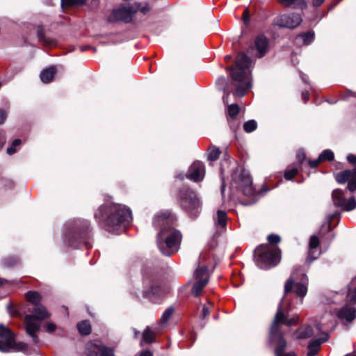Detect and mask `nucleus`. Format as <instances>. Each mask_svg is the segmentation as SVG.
<instances>
[{
    "instance_id": "obj_10",
    "label": "nucleus",
    "mask_w": 356,
    "mask_h": 356,
    "mask_svg": "<svg viewBox=\"0 0 356 356\" xmlns=\"http://www.w3.org/2000/svg\"><path fill=\"white\" fill-rule=\"evenodd\" d=\"M179 197L183 209L191 217H197L201 211L202 204L196 193L189 188L184 187L180 190Z\"/></svg>"
},
{
    "instance_id": "obj_41",
    "label": "nucleus",
    "mask_w": 356,
    "mask_h": 356,
    "mask_svg": "<svg viewBox=\"0 0 356 356\" xmlns=\"http://www.w3.org/2000/svg\"><path fill=\"white\" fill-rule=\"evenodd\" d=\"M348 296L349 297L351 301L356 302V288L354 289L353 291H349Z\"/></svg>"
},
{
    "instance_id": "obj_54",
    "label": "nucleus",
    "mask_w": 356,
    "mask_h": 356,
    "mask_svg": "<svg viewBox=\"0 0 356 356\" xmlns=\"http://www.w3.org/2000/svg\"><path fill=\"white\" fill-rule=\"evenodd\" d=\"M345 356H356V353L347 354V355H345Z\"/></svg>"
},
{
    "instance_id": "obj_28",
    "label": "nucleus",
    "mask_w": 356,
    "mask_h": 356,
    "mask_svg": "<svg viewBox=\"0 0 356 356\" xmlns=\"http://www.w3.org/2000/svg\"><path fill=\"white\" fill-rule=\"evenodd\" d=\"M174 312V309L172 307H168L163 314L160 322L162 325L165 324L168 320L170 318L172 314Z\"/></svg>"
},
{
    "instance_id": "obj_39",
    "label": "nucleus",
    "mask_w": 356,
    "mask_h": 356,
    "mask_svg": "<svg viewBox=\"0 0 356 356\" xmlns=\"http://www.w3.org/2000/svg\"><path fill=\"white\" fill-rule=\"evenodd\" d=\"M208 304H209V305L203 306L202 314L203 318H206L209 314L211 305L210 302H209Z\"/></svg>"
},
{
    "instance_id": "obj_34",
    "label": "nucleus",
    "mask_w": 356,
    "mask_h": 356,
    "mask_svg": "<svg viewBox=\"0 0 356 356\" xmlns=\"http://www.w3.org/2000/svg\"><path fill=\"white\" fill-rule=\"evenodd\" d=\"M243 128L246 132H252L256 129L257 122L253 120H249L244 123Z\"/></svg>"
},
{
    "instance_id": "obj_21",
    "label": "nucleus",
    "mask_w": 356,
    "mask_h": 356,
    "mask_svg": "<svg viewBox=\"0 0 356 356\" xmlns=\"http://www.w3.org/2000/svg\"><path fill=\"white\" fill-rule=\"evenodd\" d=\"M355 174V168L353 170H344L336 175V180L339 184L348 181Z\"/></svg>"
},
{
    "instance_id": "obj_15",
    "label": "nucleus",
    "mask_w": 356,
    "mask_h": 356,
    "mask_svg": "<svg viewBox=\"0 0 356 356\" xmlns=\"http://www.w3.org/2000/svg\"><path fill=\"white\" fill-rule=\"evenodd\" d=\"M205 175L204 165L199 161H195L191 165L187 177L193 181H200L204 179Z\"/></svg>"
},
{
    "instance_id": "obj_27",
    "label": "nucleus",
    "mask_w": 356,
    "mask_h": 356,
    "mask_svg": "<svg viewBox=\"0 0 356 356\" xmlns=\"http://www.w3.org/2000/svg\"><path fill=\"white\" fill-rule=\"evenodd\" d=\"M220 151L219 148L212 147L209 149L208 159L210 161H216L219 158Z\"/></svg>"
},
{
    "instance_id": "obj_2",
    "label": "nucleus",
    "mask_w": 356,
    "mask_h": 356,
    "mask_svg": "<svg viewBox=\"0 0 356 356\" xmlns=\"http://www.w3.org/2000/svg\"><path fill=\"white\" fill-rule=\"evenodd\" d=\"M175 216L170 211L159 212L153 220V225L159 229L156 243L161 252L165 256L176 253L182 239L181 232L173 227Z\"/></svg>"
},
{
    "instance_id": "obj_59",
    "label": "nucleus",
    "mask_w": 356,
    "mask_h": 356,
    "mask_svg": "<svg viewBox=\"0 0 356 356\" xmlns=\"http://www.w3.org/2000/svg\"><path fill=\"white\" fill-rule=\"evenodd\" d=\"M4 280L0 279V285H1L3 283Z\"/></svg>"
},
{
    "instance_id": "obj_23",
    "label": "nucleus",
    "mask_w": 356,
    "mask_h": 356,
    "mask_svg": "<svg viewBox=\"0 0 356 356\" xmlns=\"http://www.w3.org/2000/svg\"><path fill=\"white\" fill-rule=\"evenodd\" d=\"M297 338L298 339H306L311 337L314 334V332L311 327L307 326L300 328L297 332Z\"/></svg>"
},
{
    "instance_id": "obj_17",
    "label": "nucleus",
    "mask_w": 356,
    "mask_h": 356,
    "mask_svg": "<svg viewBox=\"0 0 356 356\" xmlns=\"http://www.w3.org/2000/svg\"><path fill=\"white\" fill-rule=\"evenodd\" d=\"M164 293V290L161 286L154 285L149 290L144 291L143 296L154 302H158L159 298L163 296Z\"/></svg>"
},
{
    "instance_id": "obj_16",
    "label": "nucleus",
    "mask_w": 356,
    "mask_h": 356,
    "mask_svg": "<svg viewBox=\"0 0 356 356\" xmlns=\"http://www.w3.org/2000/svg\"><path fill=\"white\" fill-rule=\"evenodd\" d=\"M337 316L342 321L351 322L356 318V309L354 307L346 305L338 312Z\"/></svg>"
},
{
    "instance_id": "obj_49",
    "label": "nucleus",
    "mask_w": 356,
    "mask_h": 356,
    "mask_svg": "<svg viewBox=\"0 0 356 356\" xmlns=\"http://www.w3.org/2000/svg\"><path fill=\"white\" fill-rule=\"evenodd\" d=\"M229 95V92H225V95L223 96V102L225 104H227L228 102Z\"/></svg>"
},
{
    "instance_id": "obj_55",
    "label": "nucleus",
    "mask_w": 356,
    "mask_h": 356,
    "mask_svg": "<svg viewBox=\"0 0 356 356\" xmlns=\"http://www.w3.org/2000/svg\"><path fill=\"white\" fill-rule=\"evenodd\" d=\"M44 42H47L49 45H51V42L50 41H48L47 40L44 39Z\"/></svg>"
},
{
    "instance_id": "obj_4",
    "label": "nucleus",
    "mask_w": 356,
    "mask_h": 356,
    "mask_svg": "<svg viewBox=\"0 0 356 356\" xmlns=\"http://www.w3.org/2000/svg\"><path fill=\"white\" fill-rule=\"evenodd\" d=\"M251 60L244 53H239L235 60V66L230 67V74L236 87V95L243 97L251 88Z\"/></svg>"
},
{
    "instance_id": "obj_51",
    "label": "nucleus",
    "mask_w": 356,
    "mask_h": 356,
    "mask_svg": "<svg viewBox=\"0 0 356 356\" xmlns=\"http://www.w3.org/2000/svg\"><path fill=\"white\" fill-rule=\"evenodd\" d=\"M69 245L72 246V247H74V248H75L79 247V245L74 244V242H72V241H70L69 242Z\"/></svg>"
},
{
    "instance_id": "obj_18",
    "label": "nucleus",
    "mask_w": 356,
    "mask_h": 356,
    "mask_svg": "<svg viewBox=\"0 0 356 356\" xmlns=\"http://www.w3.org/2000/svg\"><path fill=\"white\" fill-rule=\"evenodd\" d=\"M254 46L257 50V56L261 58L268 49V40L265 36L259 35L255 39Z\"/></svg>"
},
{
    "instance_id": "obj_46",
    "label": "nucleus",
    "mask_w": 356,
    "mask_h": 356,
    "mask_svg": "<svg viewBox=\"0 0 356 356\" xmlns=\"http://www.w3.org/2000/svg\"><path fill=\"white\" fill-rule=\"evenodd\" d=\"M302 97L305 102H307L309 97V94L307 91H304L302 92Z\"/></svg>"
},
{
    "instance_id": "obj_53",
    "label": "nucleus",
    "mask_w": 356,
    "mask_h": 356,
    "mask_svg": "<svg viewBox=\"0 0 356 356\" xmlns=\"http://www.w3.org/2000/svg\"><path fill=\"white\" fill-rule=\"evenodd\" d=\"M218 82L220 81H222V83H225V79L222 77V78H220L218 80Z\"/></svg>"
},
{
    "instance_id": "obj_13",
    "label": "nucleus",
    "mask_w": 356,
    "mask_h": 356,
    "mask_svg": "<svg viewBox=\"0 0 356 356\" xmlns=\"http://www.w3.org/2000/svg\"><path fill=\"white\" fill-rule=\"evenodd\" d=\"M194 277L196 280L194 284L192 293L195 296H198L203 288L207 284L209 281L208 268L205 266L197 268L194 273Z\"/></svg>"
},
{
    "instance_id": "obj_60",
    "label": "nucleus",
    "mask_w": 356,
    "mask_h": 356,
    "mask_svg": "<svg viewBox=\"0 0 356 356\" xmlns=\"http://www.w3.org/2000/svg\"><path fill=\"white\" fill-rule=\"evenodd\" d=\"M230 58V56H226V58Z\"/></svg>"
},
{
    "instance_id": "obj_38",
    "label": "nucleus",
    "mask_w": 356,
    "mask_h": 356,
    "mask_svg": "<svg viewBox=\"0 0 356 356\" xmlns=\"http://www.w3.org/2000/svg\"><path fill=\"white\" fill-rule=\"evenodd\" d=\"M280 240V237L276 234H270L268 236V241L271 244H277Z\"/></svg>"
},
{
    "instance_id": "obj_56",
    "label": "nucleus",
    "mask_w": 356,
    "mask_h": 356,
    "mask_svg": "<svg viewBox=\"0 0 356 356\" xmlns=\"http://www.w3.org/2000/svg\"><path fill=\"white\" fill-rule=\"evenodd\" d=\"M334 326V323H331V325L327 326V328L332 327Z\"/></svg>"
},
{
    "instance_id": "obj_48",
    "label": "nucleus",
    "mask_w": 356,
    "mask_h": 356,
    "mask_svg": "<svg viewBox=\"0 0 356 356\" xmlns=\"http://www.w3.org/2000/svg\"><path fill=\"white\" fill-rule=\"evenodd\" d=\"M243 20L245 23H247L249 21V16L247 10H245L243 13Z\"/></svg>"
},
{
    "instance_id": "obj_1",
    "label": "nucleus",
    "mask_w": 356,
    "mask_h": 356,
    "mask_svg": "<svg viewBox=\"0 0 356 356\" xmlns=\"http://www.w3.org/2000/svg\"><path fill=\"white\" fill-rule=\"evenodd\" d=\"M307 277L302 269H295L285 283L284 296L279 305L270 332V339L277 340V346L275 351V356H296L293 352L284 353L286 342L283 339L280 327L281 324L291 326L297 323V317L289 318L285 314L287 309L286 295L293 291L297 296L302 298L307 294Z\"/></svg>"
},
{
    "instance_id": "obj_22",
    "label": "nucleus",
    "mask_w": 356,
    "mask_h": 356,
    "mask_svg": "<svg viewBox=\"0 0 356 356\" xmlns=\"http://www.w3.org/2000/svg\"><path fill=\"white\" fill-rule=\"evenodd\" d=\"M323 341L320 339H316L312 341L307 347V355L308 356H314L316 355L319 349L320 346Z\"/></svg>"
},
{
    "instance_id": "obj_8",
    "label": "nucleus",
    "mask_w": 356,
    "mask_h": 356,
    "mask_svg": "<svg viewBox=\"0 0 356 356\" xmlns=\"http://www.w3.org/2000/svg\"><path fill=\"white\" fill-rule=\"evenodd\" d=\"M231 186L248 197L254 196L257 193L249 173L241 168H238L232 175Z\"/></svg>"
},
{
    "instance_id": "obj_58",
    "label": "nucleus",
    "mask_w": 356,
    "mask_h": 356,
    "mask_svg": "<svg viewBox=\"0 0 356 356\" xmlns=\"http://www.w3.org/2000/svg\"><path fill=\"white\" fill-rule=\"evenodd\" d=\"M221 189H222V192H223L224 190H225V185H224V184H222Z\"/></svg>"
},
{
    "instance_id": "obj_11",
    "label": "nucleus",
    "mask_w": 356,
    "mask_h": 356,
    "mask_svg": "<svg viewBox=\"0 0 356 356\" xmlns=\"http://www.w3.org/2000/svg\"><path fill=\"white\" fill-rule=\"evenodd\" d=\"M302 21V17L299 14H282L275 18L273 24L280 28L293 29L298 27Z\"/></svg>"
},
{
    "instance_id": "obj_32",
    "label": "nucleus",
    "mask_w": 356,
    "mask_h": 356,
    "mask_svg": "<svg viewBox=\"0 0 356 356\" xmlns=\"http://www.w3.org/2000/svg\"><path fill=\"white\" fill-rule=\"evenodd\" d=\"M334 159V154L333 152L330 149H325L324 150L320 155H319V160L323 161H332Z\"/></svg>"
},
{
    "instance_id": "obj_50",
    "label": "nucleus",
    "mask_w": 356,
    "mask_h": 356,
    "mask_svg": "<svg viewBox=\"0 0 356 356\" xmlns=\"http://www.w3.org/2000/svg\"><path fill=\"white\" fill-rule=\"evenodd\" d=\"M323 1L324 0H314V4L316 6H319L323 3Z\"/></svg>"
},
{
    "instance_id": "obj_52",
    "label": "nucleus",
    "mask_w": 356,
    "mask_h": 356,
    "mask_svg": "<svg viewBox=\"0 0 356 356\" xmlns=\"http://www.w3.org/2000/svg\"><path fill=\"white\" fill-rule=\"evenodd\" d=\"M330 316H331V315H330V314H325V316H323V318H322V322H321V323H322V324H324V320H325L326 318H328V317H330Z\"/></svg>"
},
{
    "instance_id": "obj_42",
    "label": "nucleus",
    "mask_w": 356,
    "mask_h": 356,
    "mask_svg": "<svg viewBox=\"0 0 356 356\" xmlns=\"http://www.w3.org/2000/svg\"><path fill=\"white\" fill-rule=\"evenodd\" d=\"M7 118L6 112L3 110H0V124H3Z\"/></svg>"
},
{
    "instance_id": "obj_43",
    "label": "nucleus",
    "mask_w": 356,
    "mask_h": 356,
    "mask_svg": "<svg viewBox=\"0 0 356 356\" xmlns=\"http://www.w3.org/2000/svg\"><path fill=\"white\" fill-rule=\"evenodd\" d=\"M322 161V160H319V157L317 159L309 161V165L312 168H316L318 165L319 163Z\"/></svg>"
},
{
    "instance_id": "obj_25",
    "label": "nucleus",
    "mask_w": 356,
    "mask_h": 356,
    "mask_svg": "<svg viewBox=\"0 0 356 356\" xmlns=\"http://www.w3.org/2000/svg\"><path fill=\"white\" fill-rule=\"evenodd\" d=\"M296 40H302V43L305 45L309 44L314 40V33L312 32H307L299 35Z\"/></svg>"
},
{
    "instance_id": "obj_33",
    "label": "nucleus",
    "mask_w": 356,
    "mask_h": 356,
    "mask_svg": "<svg viewBox=\"0 0 356 356\" xmlns=\"http://www.w3.org/2000/svg\"><path fill=\"white\" fill-rule=\"evenodd\" d=\"M239 110H240L239 106L237 104H231L228 106V115L231 118H235L236 117V115H238Z\"/></svg>"
},
{
    "instance_id": "obj_45",
    "label": "nucleus",
    "mask_w": 356,
    "mask_h": 356,
    "mask_svg": "<svg viewBox=\"0 0 356 356\" xmlns=\"http://www.w3.org/2000/svg\"><path fill=\"white\" fill-rule=\"evenodd\" d=\"M348 161L350 163H353V164L355 165V168H356V156H355V155H353V154L349 155V156H348Z\"/></svg>"
},
{
    "instance_id": "obj_31",
    "label": "nucleus",
    "mask_w": 356,
    "mask_h": 356,
    "mask_svg": "<svg viewBox=\"0 0 356 356\" xmlns=\"http://www.w3.org/2000/svg\"><path fill=\"white\" fill-rule=\"evenodd\" d=\"M298 173V169L294 167H289L284 172V178L288 180L292 179Z\"/></svg>"
},
{
    "instance_id": "obj_14",
    "label": "nucleus",
    "mask_w": 356,
    "mask_h": 356,
    "mask_svg": "<svg viewBox=\"0 0 356 356\" xmlns=\"http://www.w3.org/2000/svg\"><path fill=\"white\" fill-rule=\"evenodd\" d=\"M86 354L88 356H114L112 348L92 342L87 344Z\"/></svg>"
},
{
    "instance_id": "obj_47",
    "label": "nucleus",
    "mask_w": 356,
    "mask_h": 356,
    "mask_svg": "<svg viewBox=\"0 0 356 356\" xmlns=\"http://www.w3.org/2000/svg\"><path fill=\"white\" fill-rule=\"evenodd\" d=\"M139 356H152V353L149 350H144L140 353Z\"/></svg>"
},
{
    "instance_id": "obj_6",
    "label": "nucleus",
    "mask_w": 356,
    "mask_h": 356,
    "mask_svg": "<svg viewBox=\"0 0 356 356\" xmlns=\"http://www.w3.org/2000/svg\"><path fill=\"white\" fill-rule=\"evenodd\" d=\"M281 250L276 246L262 245L254 250V262L261 269L275 266L281 259Z\"/></svg>"
},
{
    "instance_id": "obj_37",
    "label": "nucleus",
    "mask_w": 356,
    "mask_h": 356,
    "mask_svg": "<svg viewBox=\"0 0 356 356\" xmlns=\"http://www.w3.org/2000/svg\"><path fill=\"white\" fill-rule=\"evenodd\" d=\"M279 2L286 7H290L296 3L297 1L302 2V0H278Z\"/></svg>"
},
{
    "instance_id": "obj_36",
    "label": "nucleus",
    "mask_w": 356,
    "mask_h": 356,
    "mask_svg": "<svg viewBox=\"0 0 356 356\" xmlns=\"http://www.w3.org/2000/svg\"><path fill=\"white\" fill-rule=\"evenodd\" d=\"M22 141L19 139H16L13 142L12 145L7 149V153L10 155L16 152V147L21 144Z\"/></svg>"
},
{
    "instance_id": "obj_24",
    "label": "nucleus",
    "mask_w": 356,
    "mask_h": 356,
    "mask_svg": "<svg viewBox=\"0 0 356 356\" xmlns=\"http://www.w3.org/2000/svg\"><path fill=\"white\" fill-rule=\"evenodd\" d=\"M77 328L82 335H88L91 332V326L88 321H83L78 323Z\"/></svg>"
},
{
    "instance_id": "obj_19",
    "label": "nucleus",
    "mask_w": 356,
    "mask_h": 356,
    "mask_svg": "<svg viewBox=\"0 0 356 356\" xmlns=\"http://www.w3.org/2000/svg\"><path fill=\"white\" fill-rule=\"evenodd\" d=\"M318 245V238L316 236H312L309 242L308 259L309 261L316 259L318 257L320 253L316 250Z\"/></svg>"
},
{
    "instance_id": "obj_44",
    "label": "nucleus",
    "mask_w": 356,
    "mask_h": 356,
    "mask_svg": "<svg viewBox=\"0 0 356 356\" xmlns=\"http://www.w3.org/2000/svg\"><path fill=\"white\" fill-rule=\"evenodd\" d=\"M6 142V138L3 131L0 130V148L2 147L4 143Z\"/></svg>"
},
{
    "instance_id": "obj_35",
    "label": "nucleus",
    "mask_w": 356,
    "mask_h": 356,
    "mask_svg": "<svg viewBox=\"0 0 356 356\" xmlns=\"http://www.w3.org/2000/svg\"><path fill=\"white\" fill-rule=\"evenodd\" d=\"M348 189L350 192H353L356 190V168H355V174L352 178L348 181Z\"/></svg>"
},
{
    "instance_id": "obj_29",
    "label": "nucleus",
    "mask_w": 356,
    "mask_h": 356,
    "mask_svg": "<svg viewBox=\"0 0 356 356\" xmlns=\"http://www.w3.org/2000/svg\"><path fill=\"white\" fill-rule=\"evenodd\" d=\"M86 0H61L63 7H71L83 4Z\"/></svg>"
},
{
    "instance_id": "obj_12",
    "label": "nucleus",
    "mask_w": 356,
    "mask_h": 356,
    "mask_svg": "<svg viewBox=\"0 0 356 356\" xmlns=\"http://www.w3.org/2000/svg\"><path fill=\"white\" fill-rule=\"evenodd\" d=\"M332 199L333 204L343 210L350 211L356 208V200L354 197L345 198L344 192L341 189H335L332 191Z\"/></svg>"
},
{
    "instance_id": "obj_5",
    "label": "nucleus",
    "mask_w": 356,
    "mask_h": 356,
    "mask_svg": "<svg viewBox=\"0 0 356 356\" xmlns=\"http://www.w3.org/2000/svg\"><path fill=\"white\" fill-rule=\"evenodd\" d=\"M26 299L34 305L33 314L25 316L24 323L26 333L32 338L35 343L39 342L35 334L40 328L41 321L49 316L46 308L38 303L41 300L40 295L35 291H29L26 293Z\"/></svg>"
},
{
    "instance_id": "obj_40",
    "label": "nucleus",
    "mask_w": 356,
    "mask_h": 356,
    "mask_svg": "<svg viewBox=\"0 0 356 356\" xmlns=\"http://www.w3.org/2000/svg\"><path fill=\"white\" fill-rule=\"evenodd\" d=\"M56 326L53 323H48L46 325L45 329L48 332H53L56 330Z\"/></svg>"
},
{
    "instance_id": "obj_3",
    "label": "nucleus",
    "mask_w": 356,
    "mask_h": 356,
    "mask_svg": "<svg viewBox=\"0 0 356 356\" xmlns=\"http://www.w3.org/2000/svg\"><path fill=\"white\" fill-rule=\"evenodd\" d=\"M95 217L103 221L106 220V229L108 232L118 234L124 229V224L131 219V211L120 204L102 206L95 213Z\"/></svg>"
},
{
    "instance_id": "obj_30",
    "label": "nucleus",
    "mask_w": 356,
    "mask_h": 356,
    "mask_svg": "<svg viewBox=\"0 0 356 356\" xmlns=\"http://www.w3.org/2000/svg\"><path fill=\"white\" fill-rule=\"evenodd\" d=\"M227 222V214L225 211H218L217 213V222L219 225L225 227Z\"/></svg>"
},
{
    "instance_id": "obj_26",
    "label": "nucleus",
    "mask_w": 356,
    "mask_h": 356,
    "mask_svg": "<svg viewBox=\"0 0 356 356\" xmlns=\"http://www.w3.org/2000/svg\"><path fill=\"white\" fill-rule=\"evenodd\" d=\"M154 332H152L149 327H147L143 333V340L149 343L154 341Z\"/></svg>"
},
{
    "instance_id": "obj_20",
    "label": "nucleus",
    "mask_w": 356,
    "mask_h": 356,
    "mask_svg": "<svg viewBox=\"0 0 356 356\" xmlns=\"http://www.w3.org/2000/svg\"><path fill=\"white\" fill-rule=\"evenodd\" d=\"M56 72V67L51 66L47 69L43 70L40 73V79L44 83L51 82Z\"/></svg>"
},
{
    "instance_id": "obj_7",
    "label": "nucleus",
    "mask_w": 356,
    "mask_h": 356,
    "mask_svg": "<svg viewBox=\"0 0 356 356\" xmlns=\"http://www.w3.org/2000/svg\"><path fill=\"white\" fill-rule=\"evenodd\" d=\"M0 351H21L26 354H30L27 344L23 342H16L14 334L2 324H0Z\"/></svg>"
},
{
    "instance_id": "obj_9",
    "label": "nucleus",
    "mask_w": 356,
    "mask_h": 356,
    "mask_svg": "<svg viewBox=\"0 0 356 356\" xmlns=\"http://www.w3.org/2000/svg\"><path fill=\"white\" fill-rule=\"evenodd\" d=\"M138 10L145 13L149 10L147 5L142 6L139 3L131 5L129 3L124 4L120 8L113 10L108 18V20L111 22L117 21H124L125 22H129L131 21L133 15Z\"/></svg>"
},
{
    "instance_id": "obj_57",
    "label": "nucleus",
    "mask_w": 356,
    "mask_h": 356,
    "mask_svg": "<svg viewBox=\"0 0 356 356\" xmlns=\"http://www.w3.org/2000/svg\"><path fill=\"white\" fill-rule=\"evenodd\" d=\"M224 171L225 170L223 169V168L222 167L221 169H220V172H221V174L222 175L224 173Z\"/></svg>"
}]
</instances>
